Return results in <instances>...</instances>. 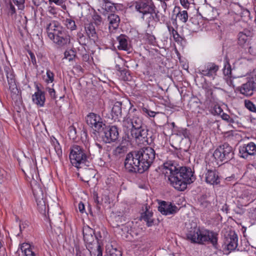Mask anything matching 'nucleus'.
<instances>
[{
    "instance_id": "0e129e2a",
    "label": "nucleus",
    "mask_w": 256,
    "mask_h": 256,
    "mask_svg": "<svg viewBox=\"0 0 256 256\" xmlns=\"http://www.w3.org/2000/svg\"><path fill=\"white\" fill-rule=\"evenodd\" d=\"M150 39L152 41V42L154 40H155V38L154 36H150Z\"/></svg>"
},
{
    "instance_id": "338daca9",
    "label": "nucleus",
    "mask_w": 256,
    "mask_h": 256,
    "mask_svg": "<svg viewBox=\"0 0 256 256\" xmlns=\"http://www.w3.org/2000/svg\"><path fill=\"white\" fill-rule=\"evenodd\" d=\"M218 112H219V113H220L222 112V109L219 107L218 108Z\"/></svg>"
},
{
    "instance_id": "39448f33",
    "label": "nucleus",
    "mask_w": 256,
    "mask_h": 256,
    "mask_svg": "<svg viewBox=\"0 0 256 256\" xmlns=\"http://www.w3.org/2000/svg\"><path fill=\"white\" fill-rule=\"evenodd\" d=\"M187 239L192 242L204 244L210 243L214 247L218 244V234L212 231L207 230H200L194 228L186 234Z\"/></svg>"
},
{
    "instance_id": "b1692460",
    "label": "nucleus",
    "mask_w": 256,
    "mask_h": 256,
    "mask_svg": "<svg viewBox=\"0 0 256 256\" xmlns=\"http://www.w3.org/2000/svg\"><path fill=\"white\" fill-rule=\"evenodd\" d=\"M85 30L89 38L95 42L97 40L98 35L94 26L92 24H88L85 26Z\"/></svg>"
},
{
    "instance_id": "f03ea898",
    "label": "nucleus",
    "mask_w": 256,
    "mask_h": 256,
    "mask_svg": "<svg viewBox=\"0 0 256 256\" xmlns=\"http://www.w3.org/2000/svg\"><path fill=\"white\" fill-rule=\"evenodd\" d=\"M20 164L25 175L30 179L31 178L30 184L39 212L45 214L48 210V207L46 204V197L40 186V180L38 178L35 162L32 159L25 158L20 162Z\"/></svg>"
},
{
    "instance_id": "5701e85b",
    "label": "nucleus",
    "mask_w": 256,
    "mask_h": 256,
    "mask_svg": "<svg viewBox=\"0 0 256 256\" xmlns=\"http://www.w3.org/2000/svg\"><path fill=\"white\" fill-rule=\"evenodd\" d=\"M32 101L37 105L42 106L45 102L44 92L39 89L32 96Z\"/></svg>"
},
{
    "instance_id": "e2e57ef3",
    "label": "nucleus",
    "mask_w": 256,
    "mask_h": 256,
    "mask_svg": "<svg viewBox=\"0 0 256 256\" xmlns=\"http://www.w3.org/2000/svg\"><path fill=\"white\" fill-rule=\"evenodd\" d=\"M162 6L165 10L166 8V4L165 2H163L162 4Z\"/></svg>"
},
{
    "instance_id": "13d9d810",
    "label": "nucleus",
    "mask_w": 256,
    "mask_h": 256,
    "mask_svg": "<svg viewBox=\"0 0 256 256\" xmlns=\"http://www.w3.org/2000/svg\"><path fill=\"white\" fill-rule=\"evenodd\" d=\"M193 24H194L198 25V22L197 20V18H192L190 20Z\"/></svg>"
},
{
    "instance_id": "603ef678",
    "label": "nucleus",
    "mask_w": 256,
    "mask_h": 256,
    "mask_svg": "<svg viewBox=\"0 0 256 256\" xmlns=\"http://www.w3.org/2000/svg\"><path fill=\"white\" fill-rule=\"evenodd\" d=\"M78 210L81 213H84V205L82 202H80L78 204Z\"/></svg>"
},
{
    "instance_id": "4468645a",
    "label": "nucleus",
    "mask_w": 256,
    "mask_h": 256,
    "mask_svg": "<svg viewBox=\"0 0 256 256\" xmlns=\"http://www.w3.org/2000/svg\"><path fill=\"white\" fill-rule=\"evenodd\" d=\"M239 154L241 158H248L249 156L256 154V145L254 142L240 146L239 148Z\"/></svg>"
},
{
    "instance_id": "774afa93",
    "label": "nucleus",
    "mask_w": 256,
    "mask_h": 256,
    "mask_svg": "<svg viewBox=\"0 0 256 256\" xmlns=\"http://www.w3.org/2000/svg\"><path fill=\"white\" fill-rule=\"evenodd\" d=\"M2 246V244L1 242L0 241V248H1Z\"/></svg>"
},
{
    "instance_id": "bf43d9fd",
    "label": "nucleus",
    "mask_w": 256,
    "mask_h": 256,
    "mask_svg": "<svg viewBox=\"0 0 256 256\" xmlns=\"http://www.w3.org/2000/svg\"><path fill=\"white\" fill-rule=\"evenodd\" d=\"M89 55L88 54H84L82 56L83 60L84 61H88L89 60Z\"/></svg>"
},
{
    "instance_id": "f257e3e1",
    "label": "nucleus",
    "mask_w": 256,
    "mask_h": 256,
    "mask_svg": "<svg viewBox=\"0 0 256 256\" xmlns=\"http://www.w3.org/2000/svg\"><path fill=\"white\" fill-rule=\"evenodd\" d=\"M163 173L170 184L178 191H184L188 184L195 180L194 172L190 168L180 166L172 161L164 164Z\"/></svg>"
},
{
    "instance_id": "052dcab7",
    "label": "nucleus",
    "mask_w": 256,
    "mask_h": 256,
    "mask_svg": "<svg viewBox=\"0 0 256 256\" xmlns=\"http://www.w3.org/2000/svg\"><path fill=\"white\" fill-rule=\"evenodd\" d=\"M48 0L50 3L54 2L56 4H58L60 3V0Z\"/></svg>"
},
{
    "instance_id": "ea45409f",
    "label": "nucleus",
    "mask_w": 256,
    "mask_h": 256,
    "mask_svg": "<svg viewBox=\"0 0 256 256\" xmlns=\"http://www.w3.org/2000/svg\"><path fill=\"white\" fill-rule=\"evenodd\" d=\"M142 112L144 114H145L148 115L150 117H154L156 114V112H154L144 107H143L142 108Z\"/></svg>"
},
{
    "instance_id": "e433bc0d",
    "label": "nucleus",
    "mask_w": 256,
    "mask_h": 256,
    "mask_svg": "<svg viewBox=\"0 0 256 256\" xmlns=\"http://www.w3.org/2000/svg\"><path fill=\"white\" fill-rule=\"evenodd\" d=\"M238 78H234L232 79L230 78L227 80V83L230 86L233 88L237 86L238 82L239 81Z\"/></svg>"
},
{
    "instance_id": "6ab92c4d",
    "label": "nucleus",
    "mask_w": 256,
    "mask_h": 256,
    "mask_svg": "<svg viewBox=\"0 0 256 256\" xmlns=\"http://www.w3.org/2000/svg\"><path fill=\"white\" fill-rule=\"evenodd\" d=\"M206 182L210 184H218L220 182L218 172L215 170H208L205 174Z\"/></svg>"
},
{
    "instance_id": "49530a36",
    "label": "nucleus",
    "mask_w": 256,
    "mask_h": 256,
    "mask_svg": "<svg viewBox=\"0 0 256 256\" xmlns=\"http://www.w3.org/2000/svg\"><path fill=\"white\" fill-rule=\"evenodd\" d=\"M84 174L88 176V178H93L94 176V172L92 170L88 169L84 172Z\"/></svg>"
},
{
    "instance_id": "58836bf2",
    "label": "nucleus",
    "mask_w": 256,
    "mask_h": 256,
    "mask_svg": "<svg viewBox=\"0 0 256 256\" xmlns=\"http://www.w3.org/2000/svg\"><path fill=\"white\" fill-rule=\"evenodd\" d=\"M222 118L223 120L229 122L230 124L234 122V120L226 114L223 113L222 115Z\"/></svg>"
},
{
    "instance_id": "a19ab883",
    "label": "nucleus",
    "mask_w": 256,
    "mask_h": 256,
    "mask_svg": "<svg viewBox=\"0 0 256 256\" xmlns=\"http://www.w3.org/2000/svg\"><path fill=\"white\" fill-rule=\"evenodd\" d=\"M166 24L171 36L176 32V30H175L174 27L172 26L170 22H166Z\"/></svg>"
},
{
    "instance_id": "ddd939ff",
    "label": "nucleus",
    "mask_w": 256,
    "mask_h": 256,
    "mask_svg": "<svg viewBox=\"0 0 256 256\" xmlns=\"http://www.w3.org/2000/svg\"><path fill=\"white\" fill-rule=\"evenodd\" d=\"M136 10L142 13L143 16L146 14H152L154 10L153 5L151 2L148 0H140L136 3Z\"/></svg>"
},
{
    "instance_id": "a878e982",
    "label": "nucleus",
    "mask_w": 256,
    "mask_h": 256,
    "mask_svg": "<svg viewBox=\"0 0 256 256\" xmlns=\"http://www.w3.org/2000/svg\"><path fill=\"white\" fill-rule=\"evenodd\" d=\"M119 45L118 46V50H128V38L124 34H120L116 37Z\"/></svg>"
},
{
    "instance_id": "f8f14e48",
    "label": "nucleus",
    "mask_w": 256,
    "mask_h": 256,
    "mask_svg": "<svg viewBox=\"0 0 256 256\" xmlns=\"http://www.w3.org/2000/svg\"><path fill=\"white\" fill-rule=\"evenodd\" d=\"M236 90L244 96H251L256 90V82L252 78L240 86L236 87Z\"/></svg>"
},
{
    "instance_id": "20e7f679",
    "label": "nucleus",
    "mask_w": 256,
    "mask_h": 256,
    "mask_svg": "<svg viewBox=\"0 0 256 256\" xmlns=\"http://www.w3.org/2000/svg\"><path fill=\"white\" fill-rule=\"evenodd\" d=\"M102 149V146L99 144L96 143L91 146V150H89L88 153L80 146L74 145L70 148L69 156L70 162L72 166L78 168H80V165L85 164L91 154L94 156L100 154Z\"/></svg>"
},
{
    "instance_id": "c85d7f7f",
    "label": "nucleus",
    "mask_w": 256,
    "mask_h": 256,
    "mask_svg": "<svg viewBox=\"0 0 256 256\" xmlns=\"http://www.w3.org/2000/svg\"><path fill=\"white\" fill-rule=\"evenodd\" d=\"M152 212L148 210H146L142 216V219L146 222L148 226H151L154 224V220L152 218Z\"/></svg>"
},
{
    "instance_id": "5fc2aeb1",
    "label": "nucleus",
    "mask_w": 256,
    "mask_h": 256,
    "mask_svg": "<svg viewBox=\"0 0 256 256\" xmlns=\"http://www.w3.org/2000/svg\"><path fill=\"white\" fill-rule=\"evenodd\" d=\"M56 140V144L54 142V148H55V150L56 152L59 154V150H60V146L58 142L56 140Z\"/></svg>"
},
{
    "instance_id": "680f3d73",
    "label": "nucleus",
    "mask_w": 256,
    "mask_h": 256,
    "mask_svg": "<svg viewBox=\"0 0 256 256\" xmlns=\"http://www.w3.org/2000/svg\"><path fill=\"white\" fill-rule=\"evenodd\" d=\"M116 70H118V71H120V72H124V70H120V66H118V65H116Z\"/></svg>"
},
{
    "instance_id": "c756f323",
    "label": "nucleus",
    "mask_w": 256,
    "mask_h": 256,
    "mask_svg": "<svg viewBox=\"0 0 256 256\" xmlns=\"http://www.w3.org/2000/svg\"><path fill=\"white\" fill-rule=\"evenodd\" d=\"M131 120L132 124V128L138 129L140 127L146 126L143 124L142 120L137 116H133L132 118H131Z\"/></svg>"
},
{
    "instance_id": "de8ad7c7",
    "label": "nucleus",
    "mask_w": 256,
    "mask_h": 256,
    "mask_svg": "<svg viewBox=\"0 0 256 256\" xmlns=\"http://www.w3.org/2000/svg\"><path fill=\"white\" fill-rule=\"evenodd\" d=\"M172 36L173 37L174 40L176 42H180L182 40V38L180 37V36L178 34L177 31L175 33H174Z\"/></svg>"
},
{
    "instance_id": "7ed1b4c3",
    "label": "nucleus",
    "mask_w": 256,
    "mask_h": 256,
    "mask_svg": "<svg viewBox=\"0 0 256 256\" xmlns=\"http://www.w3.org/2000/svg\"><path fill=\"white\" fill-rule=\"evenodd\" d=\"M155 158L156 152L152 148L144 147L129 152L125 159L124 166L130 172L142 174L150 168Z\"/></svg>"
},
{
    "instance_id": "6e6552de",
    "label": "nucleus",
    "mask_w": 256,
    "mask_h": 256,
    "mask_svg": "<svg viewBox=\"0 0 256 256\" xmlns=\"http://www.w3.org/2000/svg\"><path fill=\"white\" fill-rule=\"evenodd\" d=\"M3 74H5L11 92V96L16 101L21 98L20 92L14 80V76L12 68L10 66H4Z\"/></svg>"
},
{
    "instance_id": "c03bdc74",
    "label": "nucleus",
    "mask_w": 256,
    "mask_h": 256,
    "mask_svg": "<svg viewBox=\"0 0 256 256\" xmlns=\"http://www.w3.org/2000/svg\"><path fill=\"white\" fill-rule=\"evenodd\" d=\"M28 226V222H20L19 224V227L20 232H22L25 228Z\"/></svg>"
},
{
    "instance_id": "7c9ffc66",
    "label": "nucleus",
    "mask_w": 256,
    "mask_h": 256,
    "mask_svg": "<svg viewBox=\"0 0 256 256\" xmlns=\"http://www.w3.org/2000/svg\"><path fill=\"white\" fill-rule=\"evenodd\" d=\"M122 103L120 102H116L114 104L112 110V112L116 116H118L122 114Z\"/></svg>"
},
{
    "instance_id": "9d476101",
    "label": "nucleus",
    "mask_w": 256,
    "mask_h": 256,
    "mask_svg": "<svg viewBox=\"0 0 256 256\" xmlns=\"http://www.w3.org/2000/svg\"><path fill=\"white\" fill-rule=\"evenodd\" d=\"M148 130L146 126L140 127V128H133L130 132L126 133L124 136L126 138H130L129 141L132 142V140L134 138L136 141L144 142H147V136L148 135Z\"/></svg>"
},
{
    "instance_id": "79ce46f5",
    "label": "nucleus",
    "mask_w": 256,
    "mask_h": 256,
    "mask_svg": "<svg viewBox=\"0 0 256 256\" xmlns=\"http://www.w3.org/2000/svg\"><path fill=\"white\" fill-rule=\"evenodd\" d=\"M14 3L18 6L20 10H22L24 8V0H13Z\"/></svg>"
},
{
    "instance_id": "cd10ccee",
    "label": "nucleus",
    "mask_w": 256,
    "mask_h": 256,
    "mask_svg": "<svg viewBox=\"0 0 256 256\" xmlns=\"http://www.w3.org/2000/svg\"><path fill=\"white\" fill-rule=\"evenodd\" d=\"M20 249L24 256H36V254L30 248V245L27 243L22 244L20 246Z\"/></svg>"
},
{
    "instance_id": "f3484780",
    "label": "nucleus",
    "mask_w": 256,
    "mask_h": 256,
    "mask_svg": "<svg viewBox=\"0 0 256 256\" xmlns=\"http://www.w3.org/2000/svg\"><path fill=\"white\" fill-rule=\"evenodd\" d=\"M128 138L124 135L120 144L114 150L113 154L116 156H122L127 151L128 146L131 144Z\"/></svg>"
},
{
    "instance_id": "dca6fc26",
    "label": "nucleus",
    "mask_w": 256,
    "mask_h": 256,
    "mask_svg": "<svg viewBox=\"0 0 256 256\" xmlns=\"http://www.w3.org/2000/svg\"><path fill=\"white\" fill-rule=\"evenodd\" d=\"M160 212L164 215L174 214L178 210V208L170 202H162L158 208Z\"/></svg>"
},
{
    "instance_id": "412c9836",
    "label": "nucleus",
    "mask_w": 256,
    "mask_h": 256,
    "mask_svg": "<svg viewBox=\"0 0 256 256\" xmlns=\"http://www.w3.org/2000/svg\"><path fill=\"white\" fill-rule=\"evenodd\" d=\"M238 238L234 232H231L226 238L225 244L229 250H234L238 246Z\"/></svg>"
},
{
    "instance_id": "c9c22d12",
    "label": "nucleus",
    "mask_w": 256,
    "mask_h": 256,
    "mask_svg": "<svg viewBox=\"0 0 256 256\" xmlns=\"http://www.w3.org/2000/svg\"><path fill=\"white\" fill-rule=\"evenodd\" d=\"M46 83H52L54 80V74L50 70H47L46 71Z\"/></svg>"
},
{
    "instance_id": "a18cd8bd",
    "label": "nucleus",
    "mask_w": 256,
    "mask_h": 256,
    "mask_svg": "<svg viewBox=\"0 0 256 256\" xmlns=\"http://www.w3.org/2000/svg\"><path fill=\"white\" fill-rule=\"evenodd\" d=\"M78 40L79 43L80 44L85 45L86 44V38L84 36L83 34L80 33L78 34Z\"/></svg>"
},
{
    "instance_id": "72a5a7b5",
    "label": "nucleus",
    "mask_w": 256,
    "mask_h": 256,
    "mask_svg": "<svg viewBox=\"0 0 256 256\" xmlns=\"http://www.w3.org/2000/svg\"><path fill=\"white\" fill-rule=\"evenodd\" d=\"M65 25L67 28L72 30L76 28L75 22L70 18H66L65 20Z\"/></svg>"
},
{
    "instance_id": "4c0bfd02",
    "label": "nucleus",
    "mask_w": 256,
    "mask_h": 256,
    "mask_svg": "<svg viewBox=\"0 0 256 256\" xmlns=\"http://www.w3.org/2000/svg\"><path fill=\"white\" fill-rule=\"evenodd\" d=\"M76 129L74 126H70L68 130V135L70 138L74 140L76 138Z\"/></svg>"
},
{
    "instance_id": "9b49d317",
    "label": "nucleus",
    "mask_w": 256,
    "mask_h": 256,
    "mask_svg": "<svg viewBox=\"0 0 256 256\" xmlns=\"http://www.w3.org/2000/svg\"><path fill=\"white\" fill-rule=\"evenodd\" d=\"M86 122L94 130L98 132H100L104 126L100 116L94 113H90L86 116Z\"/></svg>"
},
{
    "instance_id": "37998d69",
    "label": "nucleus",
    "mask_w": 256,
    "mask_h": 256,
    "mask_svg": "<svg viewBox=\"0 0 256 256\" xmlns=\"http://www.w3.org/2000/svg\"><path fill=\"white\" fill-rule=\"evenodd\" d=\"M46 90L48 92V94L52 98L55 99L56 98V92L54 88H47Z\"/></svg>"
},
{
    "instance_id": "0eeeda50",
    "label": "nucleus",
    "mask_w": 256,
    "mask_h": 256,
    "mask_svg": "<svg viewBox=\"0 0 256 256\" xmlns=\"http://www.w3.org/2000/svg\"><path fill=\"white\" fill-rule=\"evenodd\" d=\"M213 156L216 160L226 162L234 158V150L228 143L224 142L218 146L214 150Z\"/></svg>"
},
{
    "instance_id": "4d7b16f0",
    "label": "nucleus",
    "mask_w": 256,
    "mask_h": 256,
    "mask_svg": "<svg viewBox=\"0 0 256 256\" xmlns=\"http://www.w3.org/2000/svg\"><path fill=\"white\" fill-rule=\"evenodd\" d=\"M116 252H117V254L112 252L110 254V256H122V254L120 251L116 250Z\"/></svg>"
},
{
    "instance_id": "69168bd1",
    "label": "nucleus",
    "mask_w": 256,
    "mask_h": 256,
    "mask_svg": "<svg viewBox=\"0 0 256 256\" xmlns=\"http://www.w3.org/2000/svg\"><path fill=\"white\" fill-rule=\"evenodd\" d=\"M248 52H249L250 54H253V52H252V47H251V46H250V47H249V48H248Z\"/></svg>"
},
{
    "instance_id": "864d4df0",
    "label": "nucleus",
    "mask_w": 256,
    "mask_h": 256,
    "mask_svg": "<svg viewBox=\"0 0 256 256\" xmlns=\"http://www.w3.org/2000/svg\"><path fill=\"white\" fill-rule=\"evenodd\" d=\"M224 73L226 75H229L231 74V68L230 66H228L227 68H224Z\"/></svg>"
},
{
    "instance_id": "a211bd4d",
    "label": "nucleus",
    "mask_w": 256,
    "mask_h": 256,
    "mask_svg": "<svg viewBox=\"0 0 256 256\" xmlns=\"http://www.w3.org/2000/svg\"><path fill=\"white\" fill-rule=\"evenodd\" d=\"M94 234L93 229L89 226H86L83 228L84 240L86 243L87 248L90 245L93 246L94 242H98L94 240V237L93 236Z\"/></svg>"
},
{
    "instance_id": "6e6d98bb",
    "label": "nucleus",
    "mask_w": 256,
    "mask_h": 256,
    "mask_svg": "<svg viewBox=\"0 0 256 256\" xmlns=\"http://www.w3.org/2000/svg\"><path fill=\"white\" fill-rule=\"evenodd\" d=\"M16 12V10H15V8H14V6L12 4H10V14L11 15L14 14Z\"/></svg>"
},
{
    "instance_id": "423d86ee",
    "label": "nucleus",
    "mask_w": 256,
    "mask_h": 256,
    "mask_svg": "<svg viewBox=\"0 0 256 256\" xmlns=\"http://www.w3.org/2000/svg\"><path fill=\"white\" fill-rule=\"evenodd\" d=\"M48 38L60 46H64L70 42V37L64 28L56 21H52L46 27Z\"/></svg>"
},
{
    "instance_id": "473e14b6",
    "label": "nucleus",
    "mask_w": 256,
    "mask_h": 256,
    "mask_svg": "<svg viewBox=\"0 0 256 256\" xmlns=\"http://www.w3.org/2000/svg\"><path fill=\"white\" fill-rule=\"evenodd\" d=\"M64 58L68 59L70 62L74 60L76 56V52L73 50H66L64 52Z\"/></svg>"
},
{
    "instance_id": "2f4dec72",
    "label": "nucleus",
    "mask_w": 256,
    "mask_h": 256,
    "mask_svg": "<svg viewBox=\"0 0 256 256\" xmlns=\"http://www.w3.org/2000/svg\"><path fill=\"white\" fill-rule=\"evenodd\" d=\"M176 16L184 23H186L188 21V12L186 10L179 11Z\"/></svg>"
},
{
    "instance_id": "f704fd0d",
    "label": "nucleus",
    "mask_w": 256,
    "mask_h": 256,
    "mask_svg": "<svg viewBox=\"0 0 256 256\" xmlns=\"http://www.w3.org/2000/svg\"><path fill=\"white\" fill-rule=\"evenodd\" d=\"M246 107L250 110L252 112H256V106L252 102L248 100H246L244 102Z\"/></svg>"
},
{
    "instance_id": "1a4fd4ad",
    "label": "nucleus",
    "mask_w": 256,
    "mask_h": 256,
    "mask_svg": "<svg viewBox=\"0 0 256 256\" xmlns=\"http://www.w3.org/2000/svg\"><path fill=\"white\" fill-rule=\"evenodd\" d=\"M102 140L105 143H111L115 142L118 138V132L116 126H106L104 124L103 129L98 132Z\"/></svg>"
},
{
    "instance_id": "8fccbe9b",
    "label": "nucleus",
    "mask_w": 256,
    "mask_h": 256,
    "mask_svg": "<svg viewBox=\"0 0 256 256\" xmlns=\"http://www.w3.org/2000/svg\"><path fill=\"white\" fill-rule=\"evenodd\" d=\"M28 54H29V55L30 56V60H31V61H32V64L34 65L36 64V57H35V56H34V54L32 53V52H28Z\"/></svg>"
},
{
    "instance_id": "3c124183",
    "label": "nucleus",
    "mask_w": 256,
    "mask_h": 256,
    "mask_svg": "<svg viewBox=\"0 0 256 256\" xmlns=\"http://www.w3.org/2000/svg\"><path fill=\"white\" fill-rule=\"evenodd\" d=\"M48 12L52 15L55 16L56 14V9L52 6L48 8Z\"/></svg>"
},
{
    "instance_id": "09e8293b",
    "label": "nucleus",
    "mask_w": 256,
    "mask_h": 256,
    "mask_svg": "<svg viewBox=\"0 0 256 256\" xmlns=\"http://www.w3.org/2000/svg\"><path fill=\"white\" fill-rule=\"evenodd\" d=\"M180 3L184 8H188L190 3L188 0H180Z\"/></svg>"
},
{
    "instance_id": "4be33fe9",
    "label": "nucleus",
    "mask_w": 256,
    "mask_h": 256,
    "mask_svg": "<svg viewBox=\"0 0 256 256\" xmlns=\"http://www.w3.org/2000/svg\"><path fill=\"white\" fill-rule=\"evenodd\" d=\"M108 20L109 22V29L112 32V28L113 30H115L118 26L120 18L118 15L114 14H110L108 15Z\"/></svg>"
},
{
    "instance_id": "aec40b11",
    "label": "nucleus",
    "mask_w": 256,
    "mask_h": 256,
    "mask_svg": "<svg viewBox=\"0 0 256 256\" xmlns=\"http://www.w3.org/2000/svg\"><path fill=\"white\" fill-rule=\"evenodd\" d=\"M253 32L247 29L240 32L238 34V44L242 46H244L253 36Z\"/></svg>"
},
{
    "instance_id": "393cba45",
    "label": "nucleus",
    "mask_w": 256,
    "mask_h": 256,
    "mask_svg": "<svg viewBox=\"0 0 256 256\" xmlns=\"http://www.w3.org/2000/svg\"><path fill=\"white\" fill-rule=\"evenodd\" d=\"M92 256H102V250L98 242H94L93 246H88L87 248Z\"/></svg>"
},
{
    "instance_id": "2eb2a0df",
    "label": "nucleus",
    "mask_w": 256,
    "mask_h": 256,
    "mask_svg": "<svg viewBox=\"0 0 256 256\" xmlns=\"http://www.w3.org/2000/svg\"><path fill=\"white\" fill-rule=\"evenodd\" d=\"M219 69L218 66L214 63L208 62L199 70L200 73L204 76L214 78Z\"/></svg>"
},
{
    "instance_id": "bb28decb",
    "label": "nucleus",
    "mask_w": 256,
    "mask_h": 256,
    "mask_svg": "<svg viewBox=\"0 0 256 256\" xmlns=\"http://www.w3.org/2000/svg\"><path fill=\"white\" fill-rule=\"evenodd\" d=\"M122 126L124 132V134L128 132L130 134V131L133 129L131 118L130 117L125 118L122 122Z\"/></svg>"
}]
</instances>
